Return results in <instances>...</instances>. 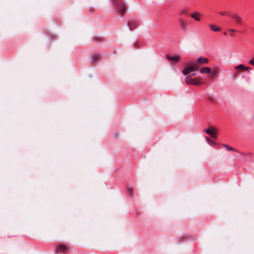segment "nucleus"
Instances as JSON below:
<instances>
[{
  "mask_svg": "<svg viewBox=\"0 0 254 254\" xmlns=\"http://www.w3.org/2000/svg\"><path fill=\"white\" fill-rule=\"evenodd\" d=\"M188 64V65L182 71L184 75H186L191 71H196L198 69L199 66L198 64L196 62H190Z\"/></svg>",
  "mask_w": 254,
  "mask_h": 254,
  "instance_id": "f257e3e1",
  "label": "nucleus"
},
{
  "mask_svg": "<svg viewBox=\"0 0 254 254\" xmlns=\"http://www.w3.org/2000/svg\"><path fill=\"white\" fill-rule=\"evenodd\" d=\"M185 81L189 84L199 85L201 84L200 82L197 79L191 78L189 76L186 77Z\"/></svg>",
  "mask_w": 254,
  "mask_h": 254,
  "instance_id": "f03ea898",
  "label": "nucleus"
},
{
  "mask_svg": "<svg viewBox=\"0 0 254 254\" xmlns=\"http://www.w3.org/2000/svg\"><path fill=\"white\" fill-rule=\"evenodd\" d=\"M117 4L118 8L121 13L124 12L126 10V5L122 2H120L119 0H113Z\"/></svg>",
  "mask_w": 254,
  "mask_h": 254,
  "instance_id": "7ed1b4c3",
  "label": "nucleus"
},
{
  "mask_svg": "<svg viewBox=\"0 0 254 254\" xmlns=\"http://www.w3.org/2000/svg\"><path fill=\"white\" fill-rule=\"evenodd\" d=\"M229 16L235 20V22L237 24H241L242 23V18L237 13H230Z\"/></svg>",
  "mask_w": 254,
  "mask_h": 254,
  "instance_id": "20e7f679",
  "label": "nucleus"
},
{
  "mask_svg": "<svg viewBox=\"0 0 254 254\" xmlns=\"http://www.w3.org/2000/svg\"><path fill=\"white\" fill-rule=\"evenodd\" d=\"M200 14L198 12L194 11L190 14V17L195 20L196 21L200 20Z\"/></svg>",
  "mask_w": 254,
  "mask_h": 254,
  "instance_id": "39448f33",
  "label": "nucleus"
},
{
  "mask_svg": "<svg viewBox=\"0 0 254 254\" xmlns=\"http://www.w3.org/2000/svg\"><path fill=\"white\" fill-rule=\"evenodd\" d=\"M167 58L168 60H171L175 63H178L181 59V57L179 56H167Z\"/></svg>",
  "mask_w": 254,
  "mask_h": 254,
  "instance_id": "423d86ee",
  "label": "nucleus"
},
{
  "mask_svg": "<svg viewBox=\"0 0 254 254\" xmlns=\"http://www.w3.org/2000/svg\"><path fill=\"white\" fill-rule=\"evenodd\" d=\"M138 25V23L137 21H131L128 22L127 26L129 27L130 30H132Z\"/></svg>",
  "mask_w": 254,
  "mask_h": 254,
  "instance_id": "0eeeda50",
  "label": "nucleus"
},
{
  "mask_svg": "<svg viewBox=\"0 0 254 254\" xmlns=\"http://www.w3.org/2000/svg\"><path fill=\"white\" fill-rule=\"evenodd\" d=\"M201 73H210L211 72V69L208 67H203L201 68L199 71Z\"/></svg>",
  "mask_w": 254,
  "mask_h": 254,
  "instance_id": "6e6552de",
  "label": "nucleus"
},
{
  "mask_svg": "<svg viewBox=\"0 0 254 254\" xmlns=\"http://www.w3.org/2000/svg\"><path fill=\"white\" fill-rule=\"evenodd\" d=\"M100 60V56L97 55H92L90 58V61L91 63H95L99 61Z\"/></svg>",
  "mask_w": 254,
  "mask_h": 254,
  "instance_id": "1a4fd4ad",
  "label": "nucleus"
},
{
  "mask_svg": "<svg viewBox=\"0 0 254 254\" xmlns=\"http://www.w3.org/2000/svg\"><path fill=\"white\" fill-rule=\"evenodd\" d=\"M197 62L198 64H203L204 63H207L208 62V59L207 58H203L202 57H200L197 59Z\"/></svg>",
  "mask_w": 254,
  "mask_h": 254,
  "instance_id": "9d476101",
  "label": "nucleus"
},
{
  "mask_svg": "<svg viewBox=\"0 0 254 254\" xmlns=\"http://www.w3.org/2000/svg\"><path fill=\"white\" fill-rule=\"evenodd\" d=\"M209 28H210V29L212 31H213L218 32V31H219L220 30V28H219V27L216 26L214 24H209Z\"/></svg>",
  "mask_w": 254,
  "mask_h": 254,
  "instance_id": "9b49d317",
  "label": "nucleus"
},
{
  "mask_svg": "<svg viewBox=\"0 0 254 254\" xmlns=\"http://www.w3.org/2000/svg\"><path fill=\"white\" fill-rule=\"evenodd\" d=\"M66 250V247L63 245H59L57 248V251L59 252H64Z\"/></svg>",
  "mask_w": 254,
  "mask_h": 254,
  "instance_id": "f8f14e48",
  "label": "nucleus"
},
{
  "mask_svg": "<svg viewBox=\"0 0 254 254\" xmlns=\"http://www.w3.org/2000/svg\"><path fill=\"white\" fill-rule=\"evenodd\" d=\"M223 146L225 147L226 149L227 150V151H230V150H233V151H234L236 152H239L237 150L234 149V148H233L232 147H230L229 146H228V145L227 144H224Z\"/></svg>",
  "mask_w": 254,
  "mask_h": 254,
  "instance_id": "ddd939ff",
  "label": "nucleus"
},
{
  "mask_svg": "<svg viewBox=\"0 0 254 254\" xmlns=\"http://www.w3.org/2000/svg\"><path fill=\"white\" fill-rule=\"evenodd\" d=\"M217 73H218L217 69H213L211 73V77L212 78H215L217 76Z\"/></svg>",
  "mask_w": 254,
  "mask_h": 254,
  "instance_id": "4468645a",
  "label": "nucleus"
},
{
  "mask_svg": "<svg viewBox=\"0 0 254 254\" xmlns=\"http://www.w3.org/2000/svg\"><path fill=\"white\" fill-rule=\"evenodd\" d=\"M214 131L215 128L213 127L211 129L208 128L205 130V132L210 135H211L214 132Z\"/></svg>",
  "mask_w": 254,
  "mask_h": 254,
  "instance_id": "2eb2a0df",
  "label": "nucleus"
},
{
  "mask_svg": "<svg viewBox=\"0 0 254 254\" xmlns=\"http://www.w3.org/2000/svg\"><path fill=\"white\" fill-rule=\"evenodd\" d=\"M236 69H245V68H247V66H245L244 65L242 64H240L236 66L235 67Z\"/></svg>",
  "mask_w": 254,
  "mask_h": 254,
  "instance_id": "dca6fc26",
  "label": "nucleus"
},
{
  "mask_svg": "<svg viewBox=\"0 0 254 254\" xmlns=\"http://www.w3.org/2000/svg\"><path fill=\"white\" fill-rule=\"evenodd\" d=\"M205 140L206 141V142L209 144H211L212 143H214V141L211 140V139H210L207 136H206L205 137Z\"/></svg>",
  "mask_w": 254,
  "mask_h": 254,
  "instance_id": "f3484780",
  "label": "nucleus"
},
{
  "mask_svg": "<svg viewBox=\"0 0 254 254\" xmlns=\"http://www.w3.org/2000/svg\"><path fill=\"white\" fill-rule=\"evenodd\" d=\"M180 24H181V27L182 29H184L186 27L185 22L183 21H181Z\"/></svg>",
  "mask_w": 254,
  "mask_h": 254,
  "instance_id": "a211bd4d",
  "label": "nucleus"
},
{
  "mask_svg": "<svg viewBox=\"0 0 254 254\" xmlns=\"http://www.w3.org/2000/svg\"><path fill=\"white\" fill-rule=\"evenodd\" d=\"M226 14H227V12H226V11H223V12H220V14H221V15H225Z\"/></svg>",
  "mask_w": 254,
  "mask_h": 254,
  "instance_id": "6ab92c4d",
  "label": "nucleus"
},
{
  "mask_svg": "<svg viewBox=\"0 0 254 254\" xmlns=\"http://www.w3.org/2000/svg\"><path fill=\"white\" fill-rule=\"evenodd\" d=\"M211 137H213V138L214 139H216V135H215L214 134V133H213L211 135Z\"/></svg>",
  "mask_w": 254,
  "mask_h": 254,
  "instance_id": "aec40b11",
  "label": "nucleus"
},
{
  "mask_svg": "<svg viewBox=\"0 0 254 254\" xmlns=\"http://www.w3.org/2000/svg\"><path fill=\"white\" fill-rule=\"evenodd\" d=\"M229 31L230 32H236V30L235 29H230L229 30Z\"/></svg>",
  "mask_w": 254,
  "mask_h": 254,
  "instance_id": "412c9836",
  "label": "nucleus"
},
{
  "mask_svg": "<svg viewBox=\"0 0 254 254\" xmlns=\"http://www.w3.org/2000/svg\"><path fill=\"white\" fill-rule=\"evenodd\" d=\"M128 193L130 194H131L133 192L132 190L130 188L128 189Z\"/></svg>",
  "mask_w": 254,
  "mask_h": 254,
  "instance_id": "4be33fe9",
  "label": "nucleus"
},
{
  "mask_svg": "<svg viewBox=\"0 0 254 254\" xmlns=\"http://www.w3.org/2000/svg\"><path fill=\"white\" fill-rule=\"evenodd\" d=\"M247 68H245V69L247 70L248 71V72H250L249 70H251V68H250V67H248V66H247Z\"/></svg>",
  "mask_w": 254,
  "mask_h": 254,
  "instance_id": "5701e85b",
  "label": "nucleus"
},
{
  "mask_svg": "<svg viewBox=\"0 0 254 254\" xmlns=\"http://www.w3.org/2000/svg\"><path fill=\"white\" fill-rule=\"evenodd\" d=\"M195 75V73H191V75H191V76H194V75Z\"/></svg>",
  "mask_w": 254,
  "mask_h": 254,
  "instance_id": "b1692460",
  "label": "nucleus"
}]
</instances>
